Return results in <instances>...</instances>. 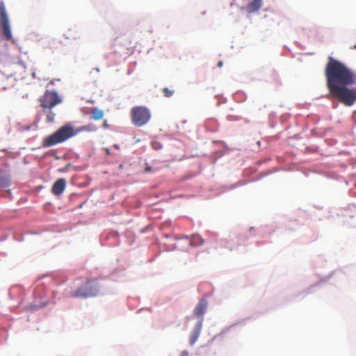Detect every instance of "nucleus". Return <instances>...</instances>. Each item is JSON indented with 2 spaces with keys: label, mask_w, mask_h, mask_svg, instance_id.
<instances>
[{
  "label": "nucleus",
  "mask_w": 356,
  "mask_h": 356,
  "mask_svg": "<svg viewBox=\"0 0 356 356\" xmlns=\"http://www.w3.org/2000/svg\"><path fill=\"white\" fill-rule=\"evenodd\" d=\"M325 76L327 87L333 97L346 106H351L356 102V88H348L356 83V74L350 69L330 57Z\"/></svg>",
  "instance_id": "obj_1"
},
{
  "label": "nucleus",
  "mask_w": 356,
  "mask_h": 356,
  "mask_svg": "<svg viewBox=\"0 0 356 356\" xmlns=\"http://www.w3.org/2000/svg\"><path fill=\"white\" fill-rule=\"evenodd\" d=\"M74 135L75 132L71 126H63L53 134L44 138L42 141V147H47L63 143Z\"/></svg>",
  "instance_id": "obj_2"
},
{
  "label": "nucleus",
  "mask_w": 356,
  "mask_h": 356,
  "mask_svg": "<svg viewBox=\"0 0 356 356\" xmlns=\"http://www.w3.org/2000/svg\"><path fill=\"white\" fill-rule=\"evenodd\" d=\"M131 118L132 123L136 127L146 124L151 119L150 111L144 106H135L131 108Z\"/></svg>",
  "instance_id": "obj_3"
},
{
  "label": "nucleus",
  "mask_w": 356,
  "mask_h": 356,
  "mask_svg": "<svg viewBox=\"0 0 356 356\" xmlns=\"http://www.w3.org/2000/svg\"><path fill=\"white\" fill-rule=\"evenodd\" d=\"M98 292V284L96 280L92 279L87 281L85 284L77 289L72 294L73 298H89L95 296Z\"/></svg>",
  "instance_id": "obj_4"
},
{
  "label": "nucleus",
  "mask_w": 356,
  "mask_h": 356,
  "mask_svg": "<svg viewBox=\"0 0 356 356\" xmlns=\"http://www.w3.org/2000/svg\"><path fill=\"white\" fill-rule=\"evenodd\" d=\"M40 106L42 108H54L61 102V98L55 91L46 90L39 98Z\"/></svg>",
  "instance_id": "obj_5"
},
{
  "label": "nucleus",
  "mask_w": 356,
  "mask_h": 356,
  "mask_svg": "<svg viewBox=\"0 0 356 356\" xmlns=\"http://www.w3.org/2000/svg\"><path fill=\"white\" fill-rule=\"evenodd\" d=\"M0 26L2 29L3 35L7 40L13 39L10 31L8 17L6 13L5 3L3 1L0 2Z\"/></svg>",
  "instance_id": "obj_6"
},
{
  "label": "nucleus",
  "mask_w": 356,
  "mask_h": 356,
  "mask_svg": "<svg viewBox=\"0 0 356 356\" xmlns=\"http://www.w3.org/2000/svg\"><path fill=\"white\" fill-rule=\"evenodd\" d=\"M66 187V181L63 178L58 179L51 188V192L55 195H61Z\"/></svg>",
  "instance_id": "obj_7"
},
{
  "label": "nucleus",
  "mask_w": 356,
  "mask_h": 356,
  "mask_svg": "<svg viewBox=\"0 0 356 356\" xmlns=\"http://www.w3.org/2000/svg\"><path fill=\"white\" fill-rule=\"evenodd\" d=\"M207 300L205 298H202L194 309V314L197 316L202 317L207 309Z\"/></svg>",
  "instance_id": "obj_8"
},
{
  "label": "nucleus",
  "mask_w": 356,
  "mask_h": 356,
  "mask_svg": "<svg viewBox=\"0 0 356 356\" xmlns=\"http://www.w3.org/2000/svg\"><path fill=\"white\" fill-rule=\"evenodd\" d=\"M202 326V318L200 321H199L197 325H195V327L193 332L191 333L189 339V341L191 345H193L197 340V339L200 337L201 330Z\"/></svg>",
  "instance_id": "obj_9"
},
{
  "label": "nucleus",
  "mask_w": 356,
  "mask_h": 356,
  "mask_svg": "<svg viewBox=\"0 0 356 356\" xmlns=\"http://www.w3.org/2000/svg\"><path fill=\"white\" fill-rule=\"evenodd\" d=\"M185 239L192 247L202 245L204 243V240L199 234H193L190 237L186 236Z\"/></svg>",
  "instance_id": "obj_10"
},
{
  "label": "nucleus",
  "mask_w": 356,
  "mask_h": 356,
  "mask_svg": "<svg viewBox=\"0 0 356 356\" xmlns=\"http://www.w3.org/2000/svg\"><path fill=\"white\" fill-rule=\"evenodd\" d=\"M262 6V0H252L245 7L248 13H252L258 11Z\"/></svg>",
  "instance_id": "obj_11"
},
{
  "label": "nucleus",
  "mask_w": 356,
  "mask_h": 356,
  "mask_svg": "<svg viewBox=\"0 0 356 356\" xmlns=\"http://www.w3.org/2000/svg\"><path fill=\"white\" fill-rule=\"evenodd\" d=\"M53 108H42V111L46 115V122L47 123H51L54 121L55 119V113L52 111Z\"/></svg>",
  "instance_id": "obj_12"
},
{
  "label": "nucleus",
  "mask_w": 356,
  "mask_h": 356,
  "mask_svg": "<svg viewBox=\"0 0 356 356\" xmlns=\"http://www.w3.org/2000/svg\"><path fill=\"white\" fill-rule=\"evenodd\" d=\"M104 117V112L97 108H93L91 111V118L95 120H99L102 119Z\"/></svg>",
  "instance_id": "obj_13"
},
{
  "label": "nucleus",
  "mask_w": 356,
  "mask_h": 356,
  "mask_svg": "<svg viewBox=\"0 0 356 356\" xmlns=\"http://www.w3.org/2000/svg\"><path fill=\"white\" fill-rule=\"evenodd\" d=\"M60 44V42L56 40H52L49 41L48 48L52 51V52H54L56 50L58 49V46Z\"/></svg>",
  "instance_id": "obj_14"
},
{
  "label": "nucleus",
  "mask_w": 356,
  "mask_h": 356,
  "mask_svg": "<svg viewBox=\"0 0 356 356\" xmlns=\"http://www.w3.org/2000/svg\"><path fill=\"white\" fill-rule=\"evenodd\" d=\"M67 36V38H75L74 37L70 35H77V31L75 29H70L68 30L67 33L65 34Z\"/></svg>",
  "instance_id": "obj_15"
},
{
  "label": "nucleus",
  "mask_w": 356,
  "mask_h": 356,
  "mask_svg": "<svg viewBox=\"0 0 356 356\" xmlns=\"http://www.w3.org/2000/svg\"><path fill=\"white\" fill-rule=\"evenodd\" d=\"M151 146L155 150H159V149H162V147H163L161 143H160L158 141L152 142Z\"/></svg>",
  "instance_id": "obj_16"
},
{
  "label": "nucleus",
  "mask_w": 356,
  "mask_h": 356,
  "mask_svg": "<svg viewBox=\"0 0 356 356\" xmlns=\"http://www.w3.org/2000/svg\"><path fill=\"white\" fill-rule=\"evenodd\" d=\"M163 92L165 97H170L172 96V95L174 94V91L172 90H170L168 88H163Z\"/></svg>",
  "instance_id": "obj_17"
},
{
  "label": "nucleus",
  "mask_w": 356,
  "mask_h": 356,
  "mask_svg": "<svg viewBox=\"0 0 356 356\" xmlns=\"http://www.w3.org/2000/svg\"><path fill=\"white\" fill-rule=\"evenodd\" d=\"M6 184V179L3 177H0V187L4 186Z\"/></svg>",
  "instance_id": "obj_18"
},
{
  "label": "nucleus",
  "mask_w": 356,
  "mask_h": 356,
  "mask_svg": "<svg viewBox=\"0 0 356 356\" xmlns=\"http://www.w3.org/2000/svg\"><path fill=\"white\" fill-rule=\"evenodd\" d=\"M152 171V169L151 167L149 166H147L145 168V172H151Z\"/></svg>",
  "instance_id": "obj_19"
},
{
  "label": "nucleus",
  "mask_w": 356,
  "mask_h": 356,
  "mask_svg": "<svg viewBox=\"0 0 356 356\" xmlns=\"http://www.w3.org/2000/svg\"><path fill=\"white\" fill-rule=\"evenodd\" d=\"M104 127L106 128H108L109 127V124L107 123L106 120H105L104 122Z\"/></svg>",
  "instance_id": "obj_20"
},
{
  "label": "nucleus",
  "mask_w": 356,
  "mask_h": 356,
  "mask_svg": "<svg viewBox=\"0 0 356 356\" xmlns=\"http://www.w3.org/2000/svg\"><path fill=\"white\" fill-rule=\"evenodd\" d=\"M222 65H223L222 61H219L217 65L218 67H221L222 66Z\"/></svg>",
  "instance_id": "obj_21"
},
{
  "label": "nucleus",
  "mask_w": 356,
  "mask_h": 356,
  "mask_svg": "<svg viewBox=\"0 0 356 356\" xmlns=\"http://www.w3.org/2000/svg\"><path fill=\"white\" fill-rule=\"evenodd\" d=\"M181 355V356H188V353H187V352H186V351L182 352Z\"/></svg>",
  "instance_id": "obj_22"
},
{
  "label": "nucleus",
  "mask_w": 356,
  "mask_h": 356,
  "mask_svg": "<svg viewBox=\"0 0 356 356\" xmlns=\"http://www.w3.org/2000/svg\"><path fill=\"white\" fill-rule=\"evenodd\" d=\"M106 152H107V154H110V152H109V149H106Z\"/></svg>",
  "instance_id": "obj_23"
},
{
  "label": "nucleus",
  "mask_w": 356,
  "mask_h": 356,
  "mask_svg": "<svg viewBox=\"0 0 356 356\" xmlns=\"http://www.w3.org/2000/svg\"><path fill=\"white\" fill-rule=\"evenodd\" d=\"M354 48L356 49V44L354 46Z\"/></svg>",
  "instance_id": "obj_24"
}]
</instances>
